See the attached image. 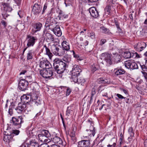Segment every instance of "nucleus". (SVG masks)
I'll list each match as a JSON object with an SVG mask.
<instances>
[{
  "label": "nucleus",
  "instance_id": "393cba45",
  "mask_svg": "<svg viewBox=\"0 0 147 147\" xmlns=\"http://www.w3.org/2000/svg\"><path fill=\"white\" fill-rule=\"evenodd\" d=\"M62 46L63 50H65L68 51L70 49L69 45V43L66 41H64L61 44Z\"/></svg>",
  "mask_w": 147,
  "mask_h": 147
},
{
  "label": "nucleus",
  "instance_id": "72a5a7b5",
  "mask_svg": "<svg viewBox=\"0 0 147 147\" xmlns=\"http://www.w3.org/2000/svg\"><path fill=\"white\" fill-rule=\"evenodd\" d=\"M132 60H129L125 62V65L128 69H130Z\"/></svg>",
  "mask_w": 147,
  "mask_h": 147
},
{
  "label": "nucleus",
  "instance_id": "de8ad7c7",
  "mask_svg": "<svg viewBox=\"0 0 147 147\" xmlns=\"http://www.w3.org/2000/svg\"><path fill=\"white\" fill-rule=\"evenodd\" d=\"M98 82L99 83H102L105 84L106 82L105 81V80H104L103 78H100L98 80Z\"/></svg>",
  "mask_w": 147,
  "mask_h": 147
},
{
  "label": "nucleus",
  "instance_id": "6ab92c4d",
  "mask_svg": "<svg viewBox=\"0 0 147 147\" xmlns=\"http://www.w3.org/2000/svg\"><path fill=\"white\" fill-rule=\"evenodd\" d=\"M81 70L79 67V66L78 65H75L73 66L72 70V73L75 74L76 75L79 74Z\"/></svg>",
  "mask_w": 147,
  "mask_h": 147
},
{
  "label": "nucleus",
  "instance_id": "603ef678",
  "mask_svg": "<svg viewBox=\"0 0 147 147\" xmlns=\"http://www.w3.org/2000/svg\"><path fill=\"white\" fill-rule=\"evenodd\" d=\"M15 3L17 5L19 6L20 5L22 0H14Z\"/></svg>",
  "mask_w": 147,
  "mask_h": 147
},
{
  "label": "nucleus",
  "instance_id": "423d86ee",
  "mask_svg": "<svg viewBox=\"0 0 147 147\" xmlns=\"http://www.w3.org/2000/svg\"><path fill=\"white\" fill-rule=\"evenodd\" d=\"M87 124L88 126H90V127L89 129L86 130V134L88 133L89 136L92 134V136H94L95 134V130L94 127V123L91 120H88L87 121Z\"/></svg>",
  "mask_w": 147,
  "mask_h": 147
},
{
  "label": "nucleus",
  "instance_id": "a878e982",
  "mask_svg": "<svg viewBox=\"0 0 147 147\" xmlns=\"http://www.w3.org/2000/svg\"><path fill=\"white\" fill-rule=\"evenodd\" d=\"M51 3L52 4L51 5H53V3L52 1L51 2L48 1L45 3L43 7V9L42 12V14L46 12L47 8H49L50 7V4Z\"/></svg>",
  "mask_w": 147,
  "mask_h": 147
},
{
  "label": "nucleus",
  "instance_id": "5701e85b",
  "mask_svg": "<svg viewBox=\"0 0 147 147\" xmlns=\"http://www.w3.org/2000/svg\"><path fill=\"white\" fill-rule=\"evenodd\" d=\"M38 137L39 140L42 142H49L50 140H48L44 135H42L41 133L38 135Z\"/></svg>",
  "mask_w": 147,
  "mask_h": 147
},
{
  "label": "nucleus",
  "instance_id": "a211bd4d",
  "mask_svg": "<svg viewBox=\"0 0 147 147\" xmlns=\"http://www.w3.org/2000/svg\"><path fill=\"white\" fill-rule=\"evenodd\" d=\"M13 135L12 134L5 135L4 136L3 140L8 144H9L13 140Z\"/></svg>",
  "mask_w": 147,
  "mask_h": 147
},
{
  "label": "nucleus",
  "instance_id": "bb28decb",
  "mask_svg": "<svg viewBox=\"0 0 147 147\" xmlns=\"http://www.w3.org/2000/svg\"><path fill=\"white\" fill-rule=\"evenodd\" d=\"M114 71H115V74L117 76L123 75L125 73V71L122 69H115Z\"/></svg>",
  "mask_w": 147,
  "mask_h": 147
},
{
  "label": "nucleus",
  "instance_id": "680f3d73",
  "mask_svg": "<svg viewBox=\"0 0 147 147\" xmlns=\"http://www.w3.org/2000/svg\"><path fill=\"white\" fill-rule=\"evenodd\" d=\"M72 52L73 53V55L74 56V57L75 58H78L79 56L78 55L76 54L74 51H73Z\"/></svg>",
  "mask_w": 147,
  "mask_h": 147
},
{
  "label": "nucleus",
  "instance_id": "6e6552de",
  "mask_svg": "<svg viewBox=\"0 0 147 147\" xmlns=\"http://www.w3.org/2000/svg\"><path fill=\"white\" fill-rule=\"evenodd\" d=\"M12 121L13 125L17 128H20L21 126V123L23 122L21 116L18 117V118L12 117Z\"/></svg>",
  "mask_w": 147,
  "mask_h": 147
},
{
  "label": "nucleus",
  "instance_id": "c85d7f7f",
  "mask_svg": "<svg viewBox=\"0 0 147 147\" xmlns=\"http://www.w3.org/2000/svg\"><path fill=\"white\" fill-rule=\"evenodd\" d=\"M53 141L55 143L58 144H61L62 143V140L59 137L55 136L53 139Z\"/></svg>",
  "mask_w": 147,
  "mask_h": 147
},
{
  "label": "nucleus",
  "instance_id": "412c9836",
  "mask_svg": "<svg viewBox=\"0 0 147 147\" xmlns=\"http://www.w3.org/2000/svg\"><path fill=\"white\" fill-rule=\"evenodd\" d=\"M4 11L6 12H10L12 10V9L10 7L9 3H5L2 4Z\"/></svg>",
  "mask_w": 147,
  "mask_h": 147
},
{
  "label": "nucleus",
  "instance_id": "ea45409f",
  "mask_svg": "<svg viewBox=\"0 0 147 147\" xmlns=\"http://www.w3.org/2000/svg\"><path fill=\"white\" fill-rule=\"evenodd\" d=\"M138 68V66L137 64L135 62H133L132 60L131 64L130 69H137Z\"/></svg>",
  "mask_w": 147,
  "mask_h": 147
},
{
  "label": "nucleus",
  "instance_id": "a19ab883",
  "mask_svg": "<svg viewBox=\"0 0 147 147\" xmlns=\"http://www.w3.org/2000/svg\"><path fill=\"white\" fill-rule=\"evenodd\" d=\"M67 17V16H65L64 14L62 13V12H60L59 13V15L58 16V17L59 18V19H62L63 18H65Z\"/></svg>",
  "mask_w": 147,
  "mask_h": 147
},
{
  "label": "nucleus",
  "instance_id": "052dcab7",
  "mask_svg": "<svg viewBox=\"0 0 147 147\" xmlns=\"http://www.w3.org/2000/svg\"><path fill=\"white\" fill-rule=\"evenodd\" d=\"M71 91L70 89H67V92H66V95L67 96H68L69 95L70 93H71Z\"/></svg>",
  "mask_w": 147,
  "mask_h": 147
},
{
  "label": "nucleus",
  "instance_id": "49530a36",
  "mask_svg": "<svg viewBox=\"0 0 147 147\" xmlns=\"http://www.w3.org/2000/svg\"><path fill=\"white\" fill-rule=\"evenodd\" d=\"M18 14L20 18L23 17L24 16L23 12L21 10H19L18 12Z\"/></svg>",
  "mask_w": 147,
  "mask_h": 147
},
{
  "label": "nucleus",
  "instance_id": "13d9d810",
  "mask_svg": "<svg viewBox=\"0 0 147 147\" xmlns=\"http://www.w3.org/2000/svg\"><path fill=\"white\" fill-rule=\"evenodd\" d=\"M95 93V90L94 88L92 89L91 91V97H92Z\"/></svg>",
  "mask_w": 147,
  "mask_h": 147
},
{
  "label": "nucleus",
  "instance_id": "774afa93",
  "mask_svg": "<svg viewBox=\"0 0 147 147\" xmlns=\"http://www.w3.org/2000/svg\"><path fill=\"white\" fill-rule=\"evenodd\" d=\"M1 23L2 24L4 25V26H6V23L5 21L3 20L1 21Z\"/></svg>",
  "mask_w": 147,
  "mask_h": 147
},
{
  "label": "nucleus",
  "instance_id": "f257e3e1",
  "mask_svg": "<svg viewBox=\"0 0 147 147\" xmlns=\"http://www.w3.org/2000/svg\"><path fill=\"white\" fill-rule=\"evenodd\" d=\"M53 66L58 74H61L65 69L66 64L61 59L56 58L53 61Z\"/></svg>",
  "mask_w": 147,
  "mask_h": 147
},
{
  "label": "nucleus",
  "instance_id": "2eb2a0df",
  "mask_svg": "<svg viewBox=\"0 0 147 147\" xmlns=\"http://www.w3.org/2000/svg\"><path fill=\"white\" fill-rule=\"evenodd\" d=\"M26 107V104L23 102L20 103L18 104V107L15 108V109L18 113H21Z\"/></svg>",
  "mask_w": 147,
  "mask_h": 147
},
{
  "label": "nucleus",
  "instance_id": "4be33fe9",
  "mask_svg": "<svg viewBox=\"0 0 147 147\" xmlns=\"http://www.w3.org/2000/svg\"><path fill=\"white\" fill-rule=\"evenodd\" d=\"M76 131V127H74L73 129L71 130L70 134L71 139L73 142V143H74V142L76 141V138L75 137V135Z\"/></svg>",
  "mask_w": 147,
  "mask_h": 147
},
{
  "label": "nucleus",
  "instance_id": "20e7f679",
  "mask_svg": "<svg viewBox=\"0 0 147 147\" xmlns=\"http://www.w3.org/2000/svg\"><path fill=\"white\" fill-rule=\"evenodd\" d=\"M40 75L45 78H49L51 77L53 74L52 69L49 68L40 70Z\"/></svg>",
  "mask_w": 147,
  "mask_h": 147
},
{
  "label": "nucleus",
  "instance_id": "4468645a",
  "mask_svg": "<svg viewBox=\"0 0 147 147\" xmlns=\"http://www.w3.org/2000/svg\"><path fill=\"white\" fill-rule=\"evenodd\" d=\"M90 141L89 140H84L78 142V147H87L90 146Z\"/></svg>",
  "mask_w": 147,
  "mask_h": 147
},
{
  "label": "nucleus",
  "instance_id": "cd10ccee",
  "mask_svg": "<svg viewBox=\"0 0 147 147\" xmlns=\"http://www.w3.org/2000/svg\"><path fill=\"white\" fill-rule=\"evenodd\" d=\"M121 56L117 53L114 54L113 55V59H114V62L115 61L116 62H119L121 59Z\"/></svg>",
  "mask_w": 147,
  "mask_h": 147
},
{
  "label": "nucleus",
  "instance_id": "9d476101",
  "mask_svg": "<svg viewBox=\"0 0 147 147\" xmlns=\"http://www.w3.org/2000/svg\"><path fill=\"white\" fill-rule=\"evenodd\" d=\"M28 85V82L26 78L25 79H21L19 83V88L21 90L24 91L26 89Z\"/></svg>",
  "mask_w": 147,
  "mask_h": 147
},
{
  "label": "nucleus",
  "instance_id": "f704fd0d",
  "mask_svg": "<svg viewBox=\"0 0 147 147\" xmlns=\"http://www.w3.org/2000/svg\"><path fill=\"white\" fill-rule=\"evenodd\" d=\"M91 68L92 71L94 72L96 71V70L99 68V66L96 64H94L91 65Z\"/></svg>",
  "mask_w": 147,
  "mask_h": 147
},
{
  "label": "nucleus",
  "instance_id": "39448f33",
  "mask_svg": "<svg viewBox=\"0 0 147 147\" xmlns=\"http://www.w3.org/2000/svg\"><path fill=\"white\" fill-rule=\"evenodd\" d=\"M51 51L53 53L56 55L61 56L65 53V51L62 49H59L55 45H53L51 47Z\"/></svg>",
  "mask_w": 147,
  "mask_h": 147
},
{
  "label": "nucleus",
  "instance_id": "ddd939ff",
  "mask_svg": "<svg viewBox=\"0 0 147 147\" xmlns=\"http://www.w3.org/2000/svg\"><path fill=\"white\" fill-rule=\"evenodd\" d=\"M50 63L46 59L40 61L39 66L44 69L49 68Z\"/></svg>",
  "mask_w": 147,
  "mask_h": 147
},
{
  "label": "nucleus",
  "instance_id": "3c124183",
  "mask_svg": "<svg viewBox=\"0 0 147 147\" xmlns=\"http://www.w3.org/2000/svg\"><path fill=\"white\" fill-rule=\"evenodd\" d=\"M90 35H89V36H90L92 39H94L95 38V33L93 32H91L90 33Z\"/></svg>",
  "mask_w": 147,
  "mask_h": 147
},
{
  "label": "nucleus",
  "instance_id": "9b49d317",
  "mask_svg": "<svg viewBox=\"0 0 147 147\" xmlns=\"http://www.w3.org/2000/svg\"><path fill=\"white\" fill-rule=\"evenodd\" d=\"M135 49L138 51H141L146 47V44L144 42L138 43L134 46Z\"/></svg>",
  "mask_w": 147,
  "mask_h": 147
},
{
  "label": "nucleus",
  "instance_id": "2f4dec72",
  "mask_svg": "<svg viewBox=\"0 0 147 147\" xmlns=\"http://www.w3.org/2000/svg\"><path fill=\"white\" fill-rule=\"evenodd\" d=\"M30 147H40L39 146L38 143L34 140H32L30 142Z\"/></svg>",
  "mask_w": 147,
  "mask_h": 147
},
{
  "label": "nucleus",
  "instance_id": "f03ea898",
  "mask_svg": "<svg viewBox=\"0 0 147 147\" xmlns=\"http://www.w3.org/2000/svg\"><path fill=\"white\" fill-rule=\"evenodd\" d=\"M100 59L104 60L106 62L107 65H110L112 64L114 62L113 55L111 54L107 53H102L100 56Z\"/></svg>",
  "mask_w": 147,
  "mask_h": 147
},
{
  "label": "nucleus",
  "instance_id": "f8f14e48",
  "mask_svg": "<svg viewBox=\"0 0 147 147\" xmlns=\"http://www.w3.org/2000/svg\"><path fill=\"white\" fill-rule=\"evenodd\" d=\"M42 26L41 23L40 22H38L35 24L33 26V28L32 30L31 33L32 34L37 32L40 31Z\"/></svg>",
  "mask_w": 147,
  "mask_h": 147
},
{
  "label": "nucleus",
  "instance_id": "dca6fc26",
  "mask_svg": "<svg viewBox=\"0 0 147 147\" xmlns=\"http://www.w3.org/2000/svg\"><path fill=\"white\" fill-rule=\"evenodd\" d=\"M41 9V8L40 5L35 4L33 7L32 11L34 14H37L40 12Z\"/></svg>",
  "mask_w": 147,
  "mask_h": 147
},
{
  "label": "nucleus",
  "instance_id": "58836bf2",
  "mask_svg": "<svg viewBox=\"0 0 147 147\" xmlns=\"http://www.w3.org/2000/svg\"><path fill=\"white\" fill-rule=\"evenodd\" d=\"M105 12L108 14H110L111 13V6L110 5H108L105 9Z\"/></svg>",
  "mask_w": 147,
  "mask_h": 147
},
{
  "label": "nucleus",
  "instance_id": "338daca9",
  "mask_svg": "<svg viewBox=\"0 0 147 147\" xmlns=\"http://www.w3.org/2000/svg\"><path fill=\"white\" fill-rule=\"evenodd\" d=\"M144 147H147V139L144 142Z\"/></svg>",
  "mask_w": 147,
  "mask_h": 147
},
{
  "label": "nucleus",
  "instance_id": "bf43d9fd",
  "mask_svg": "<svg viewBox=\"0 0 147 147\" xmlns=\"http://www.w3.org/2000/svg\"><path fill=\"white\" fill-rule=\"evenodd\" d=\"M120 144H121V143L122 142V140L123 137V135L122 134V133L120 135Z\"/></svg>",
  "mask_w": 147,
  "mask_h": 147
},
{
  "label": "nucleus",
  "instance_id": "4c0bfd02",
  "mask_svg": "<svg viewBox=\"0 0 147 147\" xmlns=\"http://www.w3.org/2000/svg\"><path fill=\"white\" fill-rule=\"evenodd\" d=\"M123 56L125 58H129L131 57V54L130 52L127 51L124 53L123 55Z\"/></svg>",
  "mask_w": 147,
  "mask_h": 147
},
{
  "label": "nucleus",
  "instance_id": "1a4fd4ad",
  "mask_svg": "<svg viewBox=\"0 0 147 147\" xmlns=\"http://www.w3.org/2000/svg\"><path fill=\"white\" fill-rule=\"evenodd\" d=\"M27 38L28 39L27 44L28 47L33 46L37 40L36 37H34L30 35H27Z\"/></svg>",
  "mask_w": 147,
  "mask_h": 147
},
{
  "label": "nucleus",
  "instance_id": "6e6d98bb",
  "mask_svg": "<svg viewBox=\"0 0 147 147\" xmlns=\"http://www.w3.org/2000/svg\"><path fill=\"white\" fill-rule=\"evenodd\" d=\"M140 66H141V67L142 69V70L143 71H145H145H146V69H147L146 66L145 65H140Z\"/></svg>",
  "mask_w": 147,
  "mask_h": 147
},
{
  "label": "nucleus",
  "instance_id": "e433bc0d",
  "mask_svg": "<svg viewBox=\"0 0 147 147\" xmlns=\"http://www.w3.org/2000/svg\"><path fill=\"white\" fill-rule=\"evenodd\" d=\"M32 52L33 51L32 50H30L28 51L27 56V59L29 60L32 59Z\"/></svg>",
  "mask_w": 147,
  "mask_h": 147
},
{
  "label": "nucleus",
  "instance_id": "7c9ffc66",
  "mask_svg": "<svg viewBox=\"0 0 147 147\" xmlns=\"http://www.w3.org/2000/svg\"><path fill=\"white\" fill-rule=\"evenodd\" d=\"M79 75V74L76 75L75 74L72 73L71 78V82L73 81L75 83H77L78 80L77 77Z\"/></svg>",
  "mask_w": 147,
  "mask_h": 147
},
{
  "label": "nucleus",
  "instance_id": "c9c22d12",
  "mask_svg": "<svg viewBox=\"0 0 147 147\" xmlns=\"http://www.w3.org/2000/svg\"><path fill=\"white\" fill-rule=\"evenodd\" d=\"M77 83L78 84H80L81 85H83L86 82L85 80L82 77H80L78 79Z\"/></svg>",
  "mask_w": 147,
  "mask_h": 147
},
{
  "label": "nucleus",
  "instance_id": "8fccbe9b",
  "mask_svg": "<svg viewBox=\"0 0 147 147\" xmlns=\"http://www.w3.org/2000/svg\"><path fill=\"white\" fill-rule=\"evenodd\" d=\"M29 97L27 96L26 95H24L22 96L21 97V100L22 99H25L26 100H28L29 99Z\"/></svg>",
  "mask_w": 147,
  "mask_h": 147
},
{
  "label": "nucleus",
  "instance_id": "b1692460",
  "mask_svg": "<svg viewBox=\"0 0 147 147\" xmlns=\"http://www.w3.org/2000/svg\"><path fill=\"white\" fill-rule=\"evenodd\" d=\"M43 49H45V50L46 52L45 54L48 56L50 59H51L53 55L52 53L51 52L49 49L48 48L46 45H45L44 46Z\"/></svg>",
  "mask_w": 147,
  "mask_h": 147
},
{
  "label": "nucleus",
  "instance_id": "7ed1b4c3",
  "mask_svg": "<svg viewBox=\"0 0 147 147\" xmlns=\"http://www.w3.org/2000/svg\"><path fill=\"white\" fill-rule=\"evenodd\" d=\"M33 92L31 93L30 98L32 99V103L35 105L38 106L41 103L40 98H38L36 94L37 91H36V89H33Z\"/></svg>",
  "mask_w": 147,
  "mask_h": 147
},
{
  "label": "nucleus",
  "instance_id": "a18cd8bd",
  "mask_svg": "<svg viewBox=\"0 0 147 147\" xmlns=\"http://www.w3.org/2000/svg\"><path fill=\"white\" fill-rule=\"evenodd\" d=\"M128 132L131 135V136H133L134 134V133L133 132V129L131 127L129 128L128 129Z\"/></svg>",
  "mask_w": 147,
  "mask_h": 147
},
{
  "label": "nucleus",
  "instance_id": "69168bd1",
  "mask_svg": "<svg viewBox=\"0 0 147 147\" xmlns=\"http://www.w3.org/2000/svg\"><path fill=\"white\" fill-rule=\"evenodd\" d=\"M26 71L25 70H24L22 71L20 73V75L24 74L26 72Z\"/></svg>",
  "mask_w": 147,
  "mask_h": 147
},
{
  "label": "nucleus",
  "instance_id": "864d4df0",
  "mask_svg": "<svg viewBox=\"0 0 147 147\" xmlns=\"http://www.w3.org/2000/svg\"><path fill=\"white\" fill-rule=\"evenodd\" d=\"M105 92H104V93H103L102 92V95L103 96V97H108V98L109 99H110L111 98V97H109V98H108L107 96V92H106V91H105Z\"/></svg>",
  "mask_w": 147,
  "mask_h": 147
},
{
  "label": "nucleus",
  "instance_id": "f3484780",
  "mask_svg": "<svg viewBox=\"0 0 147 147\" xmlns=\"http://www.w3.org/2000/svg\"><path fill=\"white\" fill-rule=\"evenodd\" d=\"M89 12L91 16L94 18H96L98 16V12L95 7H93L90 8Z\"/></svg>",
  "mask_w": 147,
  "mask_h": 147
},
{
  "label": "nucleus",
  "instance_id": "5fc2aeb1",
  "mask_svg": "<svg viewBox=\"0 0 147 147\" xmlns=\"http://www.w3.org/2000/svg\"><path fill=\"white\" fill-rule=\"evenodd\" d=\"M106 42V40L105 39H102L100 41V45H102L104 44H105V43Z\"/></svg>",
  "mask_w": 147,
  "mask_h": 147
},
{
  "label": "nucleus",
  "instance_id": "09e8293b",
  "mask_svg": "<svg viewBox=\"0 0 147 147\" xmlns=\"http://www.w3.org/2000/svg\"><path fill=\"white\" fill-rule=\"evenodd\" d=\"M142 76L144 77L145 80L147 81V73L145 71H141Z\"/></svg>",
  "mask_w": 147,
  "mask_h": 147
},
{
  "label": "nucleus",
  "instance_id": "aec40b11",
  "mask_svg": "<svg viewBox=\"0 0 147 147\" xmlns=\"http://www.w3.org/2000/svg\"><path fill=\"white\" fill-rule=\"evenodd\" d=\"M52 31L56 35L58 36H60L61 35V32L59 26H56L54 28H53Z\"/></svg>",
  "mask_w": 147,
  "mask_h": 147
},
{
  "label": "nucleus",
  "instance_id": "e2e57ef3",
  "mask_svg": "<svg viewBox=\"0 0 147 147\" xmlns=\"http://www.w3.org/2000/svg\"><path fill=\"white\" fill-rule=\"evenodd\" d=\"M116 144L115 143H113V145H110L109 144L107 145V147H115Z\"/></svg>",
  "mask_w": 147,
  "mask_h": 147
},
{
  "label": "nucleus",
  "instance_id": "37998d69",
  "mask_svg": "<svg viewBox=\"0 0 147 147\" xmlns=\"http://www.w3.org/2000/svg\"><path fill=\"white\" fill-rule=\"evenodd\" d=\"M101 30L102 32L105 33H107L109 32L108 30L104 27L101 28Z\"/></svg>",
  "mask_w": 147,
  "mask_h": 147
},
{
  "label": "nucleus",
  "instance_id": "c03bdc74",
  "mask_svg": "<svg viewBox=\"0 0 147 147\" xmlns=\"http://www.w3.org/2000/svg\"><path fill=\"white\" fill-rule=\"evenodd\" d=\"M20 132V131L18 130H12V133L11 134H12L13 136V134L18 135L19 134Z\"/></svg>",
  "mask_w": 147,
  "mask_h": 147
},
{
  "label": "nucleus",
  "instance_id": "79ce46f5",
  "mask_svg": "<svg viewBox=\"0 0 147 147\" xmlns=\"http://www.w3.org/2000/svg\"><path fill=\"white\" fill-rule=\"evenodd\" d=\"M14 108V106L12 105L10 106L9 110V113L11 115H12L13 114V110Z\"/></svg>",
  "mask_w": 147,
  "mask_h": 147
},
{
  "label": "nucleus",
  "instance_id": "0eeeda50",
  "mask_svg": "<svg viewBox=\"0 0 147 147\" xmlns=\"http://www.w3.org/2000/svg\"><path fill=\"white\" fill-rule=\"evenodd\" d=\"M87 124L88 126H90V127L89 129L86 130V134L88 133L89 136L92 134V136H94L95 134V130L94 127V123L91 120H88L87 121Z\"/></svg>",
  "mask_w": 147,
  "mask_h": 147
},
{
  "label": "nucleus",
  "instance_id": "473e14b6",
  "mask_svg": "<svg viewBox=\"0 0 147 147\" xmlns=\"http://www.w3.org/2000/svg\"><path fill=\"white\" fill-rule=\"evenodd\" d=\"M46 36L47 39L49 40L50 42H52L54 41V38L53 35L49 33H46Z\"/></svg>",
  "mask_w": 147,
  "mask_h": 147
},
{
  "label": "nucleus",
  "instance_id": "4d7b16f0",
  "mask_svg": "<svg viewBox=\"0 0 147 147\" xmlns=\"http://www.w3.org/2000/svg\"><path fill=\"white\" fill-rule=\"evenodd\" d=\"M116 95L119 99H122L125 98V97H124L122 95L119 94H116Z\"/></svg>",
  "mask_w": 147,
  "mask_h": 147
},
{
  "label": "nucleus",
  "instance_id": "c756f323",
  "mask_svg": "<svg viewBox=\"0 0 147 147\" xmlns=\"http://www.w3.org/2000/svg\"><path fill=\"white\" fill-rule=\"evenodd\" d=\"M41 133L42 134V135H44L48 139L50 136V134L47 130H43L41 131Z\"/></svg>",
  "mask_w": 147,
  "mask_h": 147
},
{
  "label": "nucleus",
  "instance_id": "0e129e2a",
  "mask_svg": "<svg viewBox=\"0 0 147 147\" xmlns=\"http://www.w3.org/2000/svg\"><path fill=\"white\" fill-rule=\"evenodd\" d=\"M134 55L137 58H139L140 57V55L136 52L134 54Z\"/></svg>",
  "mask_w": 147,
  "mask_h": 147
}]
</instances>
